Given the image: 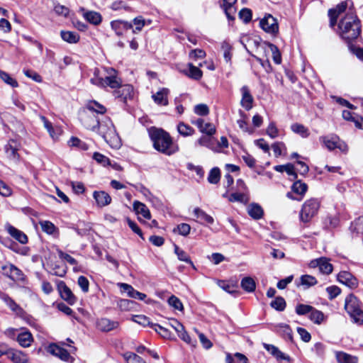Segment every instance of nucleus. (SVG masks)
<instances>
[{
  "instance_id": "f257e3e1",
  "label": "nucleus",
  "mask_w": 363,
  "mask_h": 363,
  "mask_svg": "<svg viewBox=\"0 0 363 363\" xmlns=\"http://www.w3.org/2000/svg\"><path fill=\"white\" fill-rule=\"evenodd\" d=\"M149 135L154 148L162 154L170 156L179 150V145L173 141L170 135L161 128H150Z\"/></svg>"
},
{
  "instance_id": "f03ea898",
  "label": "nucleus",
  "mask_w": 363,
  "mask_h": 363,
  "mask_svg": "<svg viewBox=\"0 0 363 363\" xmlns=\"http://www.w3.org/2000/svg\"><path fill=\"white\" fill-rule=\"evenodd\" d=\"M341 37L347 41L358 38L360 34V21L352 13H347L338 25Z\"/></svg>"
},
{
  "instance_id": "7ed1b4c3",
  "label": "nucleus",
  "mask_w": 363,
  "mask_h": 363,
  "mask_svg": "<svg viewBox=\"0 0 363 363\" xmlns=\"http://www.w3.org/2000/svg\"><path fill=\"white\" fill-rule=\"evenodd\" d=\"M96 130L99 134L111 147L118 148L121 146V139L109 118L104 117L102 119H99V123Z\"/></svg>"
},
{
  "instance_id": "20e7f679",
  "label": "nucleus",
  "mask_w": 363,
  "mask_h": 363,
  "mask_svg": "<svg viewBox=\"0 0 363 363\" xmlns=\"http://www.w3.org/2000/svg\"><path fill=\"white\" fill-rule=\"evenodd\" d=\"M345 309L354 323L357 324L363 323V311L361 308L360 302L356 296L352 294L347 296Z\"/></svg>"
},
{
  "instance_id": "39448f33",
  "label": "nucleus",
  "mask_w": 363,
  "mask_h": 363,
  "mask_svg": "<svg viewBox=\"0 0 363 363\" xmlns=\"http://www.w3.org/2000/svg\"><path fill=\"white\" fill-rule=\"evenodd\" d=\"M320 206V201L318 199H310L306 200L300 212V219L303 223L310 222L315 216Z\"/></svg>"
},
{
  "instance_id": "423d86ee",
  "label": "nucleus",
  "mask_w": 363,
  "mask_h": 363,
  "mask_svg": "<svg viewBox=\"0 0 363 363\" xmlns=\"http://www.w3.org/2000/svg\"><path fill=\"white\" fill-rule=\"evenodd\" d=\"M308 265L311 268L318 267L319 271L324 274H330L333 269L332 264L330 263V259L325 257L311 260Z\"/></svg>"
},
{
  "instance_id": "0eeeda50",
  "label": "nucleus",
  "mask_w": 363,
  "mask_h": 363,
  "mask_svg": "<svg viewBox=\"0 0 363 363\" xmlns=\"http://www.w3.org/2000/svg\"><path fill=\"white\" fill-rule=\"evenodd\" d=\"M260 27L267 33L277 34L279 31L277 21L272 15L267 14L259 22Z\"/></svg>"
},
{
  "instance_id": "6e6552de",
  "label": "nucleus",
  "mask_w": 363,
  "mask_h": 363,
  "mask_svg": "<svg viewBox=\"0 0 363 363\" xmlns=\"http://www.w3.org/2000/svg\"><path fill=\"white\" fill-rule=\"evenodd\" d=\"M19 148L20 144L16 140H10L4 147L6 157L13 161H18L20 156L18 151Z\"/></svg>"
},
{
  "instance_id": "1a4fd4ad",
  "label": "nucleus",
  "mask_w": 363,
  "mask_h": 363,
  "mask_svg": "<svg viewBox=\"0 0 363 363\" xmlns=\"http://www.w3.org/2000/svg\"><path fill=\"white\" fill-rule=\"evenodd\" d=\"M116 98L121 99L123 101H126L133 96V87L130 84L120 85V86L113 91Z\"/></svg>"
},
{
  "instance_id": "9d476101",
  "label": "nucleus",
  "mask_w": 363,
  "mask_h": 363,
  "mask_svg": "<svg viewBox=\"0 0 363 363\" xmlns=\"http://www.w3.org/2000/svg\"><path fill=\"white\" fill-rule=\"evenodd\" d=\"M337 280L351 289H355L358 286L357 278L347 271L340 272L337 275Z\"/></svg>"
},
{
  "instance_id": "9b49d317",
  "label": "nucleus",
  "mask_w": 363,
  "mask_h": 363,
  "mask_svg": "<svg viewBox=\"0 0 363 363\" xmlns=\"http://www.w3.org/2000/svg\"><path fill=\"white\" fill-rule=\"evenodd\" d=\"M191 123L197 126L200 132L208 135H213L216 133V127L211 123H205L202 118L192 120Z\"/></svg>"
},
{
  "instance_id": "f8f14e48",
  "label": "nucleus",
  "mask_w": 363,
  "mask_h": 363,
  "mask_svg": "<svg viewBox=\"0 0 363 363\" xmlns=\"http://www.w3.org/2000/svg\"><path fill=\"white\" fill-rule=\"evenodd\" d=\"M7 357L13 363H27L28 362L26 353L11 347L9 349Z\"/></svg>"
},
{
  "instance_id": "ddd939ff",
  "label": "nucleus",
  "mask_w": 363,
  "mask_h": 363,
  "mask_svg": "<svg viewBox=\"0 0 363 363\" xmlns=\"http://www.w3.org/2000/svg\"><path fill=\"white\" fill-rule=\"evenodd\" d=\"M119 326L118 321L111 320L106 318H101L96 322L97 328L102 332H109Z\"/></svg>"
},
{
  "instance_id": "4468645a",
  "label": "nucleus",
  "mask_w": 363,
  "mask_h": 363,
  "mask_svg": "<svg viewBox=\"0 0 363 363\" xmlns=\"http://www.w3.org/2000/svg\"><path fill=\"white\" fill-rule=\"evenodd\" d=\"M48 352L63 361H69L71 358L69 353L65 349L54 343L48 346Z\"/></svg>"
},
{
  "instance_id": "2eb2a0df",
  "label": "nucleus",
  "mask_w": 363,
  "mask_h": 363,
  "mask_svg": "<svg viewBox=\"0 0 363 363\" xmlns=\"http://www.w3.org/2000/svg\"><path fill=\"white\" fill-rule=\"evenodd\" d=\"M169 94V90L167 88H162L152 95V99L158 106H167Z\"/></svg>"
},
{
  "instance_id": "dca6fc26",
  "label": "nucleus",
  "mask_w": 363,
  "mask_h": 363,
  "mask_svg": "<svg viewBox=\"0 0 363 363\" xmlns=\"http://www.w3.org/2000/svg\"><path fill=\"white\" fill-rule=\"evenodd\" d=\"M111 27L117 35L121 36L123 34L124 30L132 28L133 24L125 21L115 20L111 22Z\"/></svg>"
},
{
  "instance_id": "f3484780",
  "label": "nucleus",
  "mask_w": 363,
  "mask_h": 363,
  "mask_svg": "<svg viewBox=\"0 0 363 363\" xmlns=\"http://www.w3.org/2000/svg\"><path fill=\"white\" fill-rule=\"evenodd\" d=\"M240 91L242 93V99L240 101L241 106L247 111L252 108L253 97L250 94V89L247 86H243Z\"/></svg>"
},
{
  "instance_id": "a211bd4d",
  "label": "nucleus",
  "mask_w": 363,
  "mask_h": 363,
  "mask_svg": "<svg viewBox=\"0 0 363 363\" xmlns=\"http://www.w3.org/2000/svg\"><path fill=\"white\" fill-rule=\"evenodd\" d=\"M82 121L84 127L93 131L96 130V128L99 123V119L96 117L94 113H86L82 118Z\"/></svg>"
},
{
  "instance_id": "6ab92c4d",
  "label": "nucleus",
  "mask_w": 363,
  "mask_h": 363,
  "mask_svg": "<svg viewBox=\"0 0 363 363\" xmlns=\"http://www.w3.org/2000/svg\"><path fill=\"white\" fill-rule=\"evenodd\" d=\"M118 286L124 292H126L128 296L130 298L139 300H144L146 297V295L145 294L135 290L132 286L128 284L119 283Z\"/></svg>"
},
{
  "instance_id": "aec40b11",
  "label": "nucleus",
  "mask_w": 363,
  "mask_h": 363,
  "mask_svg": "<svg viewBox=\"0 0 363 363\" xmlns=\"http://www.w3.org/2000/svg\"><path fill=\"white\" fill-rule=\"evenodd\" d=\"M6 229L9 233V235L12 236L13 238H15L16 240H18L19 242H21V244L27 243L28 237L24 233L9 224H7L6 225Z\"/></svg>"
},
{
  "instance_id": "412c9836",
  "label": "nucleus",
  "mask_w": 363,
  "mask_h": 363,
  "mask_svg": "<svg viewBox=\"0 0 363 363\" xmlns=\"http://www.w3.org/2000/svg\"><path fill=\"white\" fill-rule=\"evenodd\" d=\"M94 199L99 207L108 206L111 202V197L109 194L104 191H94L93 194Z\"/></svg>"
},
{
  "instance_id": "4be33fe9",
  "label": "nucleus",
  "mask_w": 363,
  "mask_h": 363,
  "mask_svg": "<svg viewBox=\"0 0 363 363\" xmlns=\"http://www.w3.org/2000/svg\"><path fill=\"white\" fill-rule=\"evenodd\" d=\"M81 11H83L84 18L90 23L95 26L101 23L102 16L99 12L94 11H85L84 9H81Z\"/></svg>"
},
{
  "instance_id": "5701e85b",
  "label": "nucleus",
  "mask_w": 363,
  "mask_h": 363,
  "mask_svg": "<svg viewBox=\"0 0 363 363\" xmlns=\"http://www.w3.org/2000/svg\"><path fill=\"white\" fill-rule=\"evenodd\" d=\"M40 119L43 122L44 127L48 131L50 137L54 140L58 138L62 134V129L58 126L53 127L52 123L45 116H40Z\"/></svg>"
},
{
  "instance_id": "b1692460",
  "label": "nucleus",
  "mask_w": 363,
  "mask_h": 363,
  "mask_svg": "<svg viewBox=\"0 0 363 363\" xmlns=\"http://www.w3.org/2000/svg\"><path fill=\"white\" fill-rule=\"evenodd\" d=\"M264 347L266 350H267L272 355H273L276 359L279 361L280 360H290V357L283 352H281L278 347H275L273 345H269L267 343L263 344Z\"/></svg>"
},
{
  "instance_id": "393cba45",
  "label": "nucleus",
  "mask_w": 363,
  "mask_h": 363,
  "mask_svg": "<svg viewBox=\"0 0 363 363\" xmlns=\"http://www.w3.org/2000/svg\"><path fill=\"white\" fill-rule=\"evenodd\" d=\"M133 207L138 215L142 216L145 219H150V210L145 203L135 201L133 202Z\"/></svg>"
},
{
  "instance_id": "a878e982",
  "label": "nucleus",
  "mask_w": 363,
  "mask_h": 363,
  "mask_svg": "<svg viewBox=\"0 0 363 363\" xmlns=\"http://www.w3.org/2000/svg\"><path fill=\"white\" fill-rule=\"evenodd\" d=\"M346 8L347 4L345 2H342L338 4L335 9L329 10L328 15L330 18L331 26H334L335 25L339 14L344 12Z\"/></svg>"
},
{
  "instance_id": "bb28decb",
  "label": "nucleus",
  "mask_w": 363,
  "mask_h": 363,
  "mask_svg": "<svg viewBox=\"0 0 363 363\" xmlns=\"http://www.w3.org/2000/svg\"><path fill=\"white\" fill-rule=\"evenodd\" d=\"M16 340L21 347H28L33 342V337L29 331H23L18 335Z\"/></svg>"
},
{
  "instance_id": "cd10ccee",
  "label": "nucleus",
  "mask_w": 363,
  "mask_h": 363,
  "mask_svg": "<svg viewBox=\"0 0 363 363\" xmlns=\"http://www.w3.org/2000/svg\"><path fill=\"white\" fill-rule=\"evenodd\" d=\"M2 269L4 270L6 274L12 279L21 280L23 277L22 272L13 264H9L2 267Z\"/></svg>"
},
{
  "instance_id": "c85d7f7f",
  "label": "nucleus",
  "mask_w": 363,
  "mask_h": 363,
  "mask_svg": "<svg viewBox=\"0 0 363 363\" xmlns=\"http://www.w3.org/2000/svg\"><path fill=\"white\" fill-rule=\"evenodd\" d=\"M60 292L62 298L69 304L72 305L76 302V297L74 296L70 289L65 284L60 286Z\"/></svg>"
},
{
  "instance_id": "c756f323",
  "label": "nucleus",
  "mask_w": 363,
  "mask_h": 363,
  "mask_svg": "<svg viewBox=\"0 0 363 363\" xmlns=\"http://www.w3.org/2000/svg\"><path fill=\"white\" fill-rule=\"evenodd\" d=\"M236 2L237 0H223V6L226 14V16L230 20H233L235 18L236 9L234 5Z\"/></svg>"
},
{
  "instance_id": "7c9ffc66",
  "label": "nucleus",
  "mask_w": 363,
  "mask_h": 363,
  "mask_svg": "<svg viewBox=\"0 0 363 363\" xmlns=\"http://www.w3.org/2000/svg\"><path fill=\"white\" fill-rule=\"evenodd\" d=\"M112 73L115 74L116 70L113 69H111V72H108L110 76L105 77V87L108 86L112 89H118L121 84V80L120 78L117 77L115 74H112Z\"/></svg>"
},
{
  "instance_id": "2f4dec72",
  "label": "nucleus",
  "mask_w": 363,
  "mask_h": 363,
  "mask_svg": "<svg viewBox=\"0 0 363 363\" xmlns=\"http://www.w3.org/2000/svg\"><path fill=\"white\" fill-rule=\"evenodd\" d=\"M320 140L329 150H333L337 148L339 138L336 135L323 136L320 138Z\"/></svg>"
},
{
  "instance_id": "473e14b6",
  "label": "nucleus",
  "mask_w": 363,
  "mask_h": 363,
  "mask_svg": "<svg viewBox=\"0 0 363 363\" xmlns=\"http://www.w3.org/2000/svg\"><path fill=\"white\" fill-rule=\"evenodd\" d=\"M174 253L177 255L179 260L189 264L194 269H196L193 262L191 261L189 255L178 245H174Z\"/></svg>"
},
{
  "instance_id": "72a5a7b5",
  "label": "nucleus",
  "mask_w": 363,
  "mask_h": 363,
  "mask_svg": "<svg viewBox=\"0 0 363 363\" xmlns=\"http://www.w3.org/2000/svg\"><path fill=\"white\" fill-rule=\"evenodd\" d=\"M335 357L339 363H357V357L344 352H336Z\"/></svg>"
},
{
  "instance_id": "f704fd0d",
  "label": "nucleus",
  "mask_w": 363,
  "mask_h": 363,
  "mask_svg": "<svg viewBox=\"0 0 363 363\" xmlns=\"http://www.w3.org/2000/svg\"><path fill=\"white\" fill-rule=\"evenodd\" d=\"M188 67L189 70L184 71V72L189 77L195 80H199L202 77V71L199 67L193 65L191 63L188 64Z\"/></svg>"
},
{
  "instance_id": "c9c22d12",
  "label": "nucleus",
  "mask_w": 363,
  "mask_h": 363,
  "mask_svg": "<svg viewBox=\"0 0 363 363\" xmlns=\"http://www.w3.org/2000/svg\"><path fill=\"white\" fill-rule=\"evenodd\" d=\"M247 213L252 218L256 220L261 218L263 216L262 207L257 203L250 204L247 208Z\"/></svg>"
},
{
  "instance_id": "e433bc0d",
  "label": "nucleus",
  "mask_w": 363,
  "mask_h": 363,
  "mask_svg": "<svg viewBox=\"0 0 363 363\" xmlns=\"http://www.w3.org/2000/svg\"><path fill=\"white\" fill-rule=\"evenodd\" d=\"M240 286L243 290L248 293L253 292L256 288L255 281L250 277H244L241 281Z\"/></svg>"
},
{
  "instance_id": "4c0bfd02",
  "label": "nucleus",
  "mask_w": 363,
  "mask_h": 363,
  "mask_svg": "<svg viewBox=\"0 0 363 363\" xmlns=\"http://www.w3.org/2000/svg\"><path fill=\"white\" fill-rule=\"evenodd\" d=\"M291 130L296 133L300 135L302 138H308L310 135L309 130L308 128L305 127L303 125L300 123H294L291 125Z\"/></svg>"
},
{
  "instance_id": "58836bf2",
  "label": "nucleus",
  "mask_w": 363,
  "mask_h": 363,
  "mask_svg": "<svg viewBox=\"0 0 363 363\" xmlns=\"http://www.w3.org/2000/svg\"><path fill=\"white\" fill-rule=\"evenodd\" d=\"M195 216L200 219L201 221L206 222L207 223L212 224L214 222V219L212 216L207 214L205 211L199 208H195L194 210Z\"/></svg>"
},
{
  "instance_id": "ea45409f",
  "label": "nucleus",
  "mask_w": 363,
  "mask_h": 363,
  "mask_svg": "<svg viewBox=\"0 0 363 363\" xmlns=\"http://www.w3.org/2000/svg\"><path fill=\"white\" fill-rule=\"evenodd\" d=\"M307 189V184L301 182V181H297L294 182L292 185V191L301 196L300 199H297V200L298 201L301 200L303 196L306 194Z\"/></svg>"
},
{
  "instance_id": "a19ab883",
  "label": "nucleus",
  "mask_w": 363,
  "mask_h": 363,
  "mask_svg": "<svg viewBox=\"0 0 363 363\" xmlns=\"http://www.w3.org/2000/svg\"><path fill=\"white\" fill-rule=\"evenodd\" d=\"M177 130L180 135L184 137L191 136L194 134V129L190 125L184 123V122H180L177 125Z\"/></svg>"
},
{
  "instance_id": "79ce46f5",
  "label": "nucleus",
  "mask_w": 363,
  "mask_h": 363,
  "mask_svg": "<svg viewBox=\"0 0 363 363\" xmlns=\"http://www.w3.org/2000/svg\"><path fill=\"white\" fill-rule=\"evenodd\" d=\"M62 38L69 43H77L79 40V35L76 32L61 31Z\"/></svg>"
},
{
  "instance_id": "37998d69",
  "label": "nucleus",
  "mask_w": 363,
  "mask_h": 363,
  "mask_svg": "<svg viewBox=\"0 0 363 363\" xmlns=\"http://www.w3.org/2000/svg\"><path fill=\"white\" fill-rule=\"evenodd\" d=\"M228 200L230 202L238 201V202L246 203L249 201V197H248L247 194L245 192H241V193L235 192V193L231 194L229 196Z\"/></svg>"
},
{
  "instance_id": "c03bdc74",
  "label": "nucleus",
  "mask_w": 363,
  "mask_h": 363,
  "mask_svg": "<svg viewBox=\"0 0 363 363\" xmlns=\"http://www.w3.org/2000/svg\"><path fill=\"white\" fill-rule=\"evenodd\" d=\"M309 319L315 324H320L324 320V314L313 307L309 315Z\"/></svg>"
},
{
  "instance_id": "a18cd8bd",
  "label": "nucleus",
  "mask_w": 363,
  "mask_h": 363,
  "mask_svg": "<svg viewBox=\"0 0 363 363\" xmlns=\"http://www.w3.org/2000/svg\"><path fill=\"white\" fill-rule=\"evenodd\" d=\"M133 23L135 26V28L133 29V33H138L142 30L145 24H150L151 21H146L142 16H138L133 19Z\"/></svg>"
},
{
  "instance_id": "49530a36",
  "label": "nucleus",
  "mask_w": 363,
  "mask_h": 363,
  "mask_svg": "<svg viewBox=\"0 0 363 363\" xmlns=\"http://www.w3.org/2000/svg\"><path fill=\"white\" fill-rule=\"evenodd\" d=\"M350 230L357 234H363V216L357 218L351 223Z\"/></svg>"
},
{
  "instance_id": "de8ad7c7",
  "label": "nucleus",
  "mask_w": 363,
  "mask_h": 363,
  "mask_svg": "<svg viewBox=\"0 0 363 363\" xmlns=\"http://www.w3.org/2000/svg\"><path fill=\"white\" fill-rule=\"evenodd\" d=\"M266 45L269 48L272 53L274 62L277 65L280 64L281 62V55L278 48L271 43H266Z\"/></svg>"
},
{
  "instance_id": "09e8293b",
  "label": "nucleus",
  "mask_w": 363,
  "mask_h": 363,
  "mask_svg": "<svg viewBox=\"0 0 363 363\" xmlns=\"http://www.w3.org/2000/svg\"><path fill=\"white\" fill-rule=\"evenodd\" d=\"M212 136L213 135H208L201 136L197 140V143L200 146H204V147H206L208 148L212 149L213 147V145H214L213 138Z\"/></svg>"
},
{
  "instance_id": "8fccbe9b",
  "label": "nucleus",
  "mask_w": 363,
  "mask_h": 363,
  "mask_svg": "<svg viewBox=\"0 0 363 363\" xmlns=\"http://www.w3.org/2000/svg\"><path fill=\"white\" fill-rule=\"evenodd\" d=\"M220 179V172L218 167L213 168L208 174V181L211 184H216L218 183Z\"/></svg>"
},
{
  "instance_id": "3c124183",
  "label": "nucleus",
  "mask_w": 363,
  "mask_h": 363,
  "mask_svg": "<svg viewBox=\"0 0 363 363\" xmlns=\"http://www.w3.org/2000/svg\"><path fill=\"white\" fill-rule=\"evenodd\" d=\"M39 224L42 228V230L48 234H53L56 230L55 225L50 221L41 220L39 222Z\"/></svg>"
},
{
  "instance_id": "603ef678",
  "label": "nucleus",
  "mask_w": 363,
  "mask_h": 363,
  "mask_svg": "<svg viewBox=\"0 0 363 363\" xmlns=\"http://www.w3.org/2000/svg\"><path fill=\"white\" fill-rule=\"evenodd\" d=\"M92 158L96 161L97 163L99 164L106 167L108 165H111V162L109 158H108L106 156L99 153V152H94Z\"/></svg>"
},
{
  "instance_id": "864d4df0",
  "label": "nucleus",
  "mask_w": 363,
  "mask_h": 363,
  "mask_svg": "<svg viewBox=\"0 0 363 363\" xmlns=\"http://www.w3.org/2000/svg\"><path fill=\"white\" fill-rule=\"evenodd\" d=\"M168 303L171 307L179 311H183L184 309L183 304L180 299L174 295L169 298Z\"/></svg>"
},
{
  "instance_id": "5fc2aeb1",
  "label": "nucleus",
  "mask_w": 363,
  "mask_h": 363,
  "mask_svg": "<svg viewBox=\"0 0 363 363\" xmlns=\"http://www.w3.org/2000/svg\"><path fill=\"white\" fill-rule=\"evenodd\" d=\"M87 108L91 111V113L96 112L97 113L103 114L106 112V108L96 101L90 102L88 104Z\"/></svg>"
},
{
  "instance_id": "6e6d98bb",
  "label": "nucleus",
  "mask_w": 363,
  "mask_h": 363,
  "mask_svg": "<svg viewBox=\"0 0 363 363\" xmlns=\"http://www.w3.org/2000/svg\"><path fill=\"white\" fill-rule=\"evenodd\" d=\"M271 306L277 311H282L286 307V301L284 298L279 296L271 302Z\"/></svg>"
},
{
  "instance_id": "4d7b16f0",
  "label": "nucleus",
  "mask_w": 363,
  "mask_h": 363,
  "mask_svg": "<svg viewBox=\"0 0 363 363\" xmlns=\"http://www.w3.org/2000/svg\"><path fill=\"white\" fill-rule=\"evenodd\" d=\"M275 170L277 172H284L285 171L289 175H294L296 177V174L295 173L294 167L291 164H286L285 165H277L274 167Z\"/></svg>"
},
{
  "instance_id": "13d9d810",
  "label": "nucleus",
  "mask_w": 363,
  "mask_h": 363,
  "mask_svg": "<svg viewBox=\"0 0 363 363\" xmlns=\"http://www.w3.org/2000/svg\"><path fill=\"white\" fill-rule=\"evenodd\" d=\"M277 330L279 333H281L284 335L286 337H289V339H291L292 337V331L290 328V327L284 323H280L276 325Z\"/></svg>"
},
{
  "instance_id": "bf43d9fd",
  "label": "nucleus",
  "mask_w": 363,
  "mask_h": 363,
  "mask_svg": "<svg viewBox=\"0 0 363 363\" xmlns=\"http://www.w3.org/2000/svg\"><path fill=\"white\" fill-rule=\"evenodd\" d=\"M313 306L306 304H298L296 307V313L299 315H304L310 314Z\"/></svg>"
},
{
  "instance_id": "052dcab7",
  "label": "nucleus",
  "mask_w": 363,
  "mask_h": 363,
  "mask_svg": "<svg viewBox=\"0 0 363 363\" xmlns=\"http://www.w3.org/2000/svg\"><path fill=\"white\" fill-rule=\"evenodd\" d=\"M0 78L6 84H9L12 87H17L18 82L16 79H13L8 73L0 71Z\"/></svg>"
},
{
  "instance_id": "680f3d73",
  "label": "nucleus",
  "mask_w": 363,
  "mask_h": 363,
  "mask_svg": "<svg viewBox=\"0 0 363 363\" xmlns=\"http://www.w3.org/2000/svg\"><path fill=\"white\" fill-rule=\"evenodd\" d=\"M124 357L127 363H145L143 358L134 353H125Z\"/></svg>"
},
{
  "instance_id": "e2e57ef3",
  "label": "nucleus",
  "mask_w": 363,
  "mask_h": 363,
  "mask_svg": "<svg viewBox=\"0 0 363 363\" xmlns=\"http://www.w3.org/2000/svg\"><path fill=\"white\" fill-rule=\"evenodd\" d=\"M316 283V279L313 276L306 274L301 277V284L306 286L307 287L314 286Z\"/></svg>"
},
{
  "instance_id": "0e129e2a",
  "label": "nucleus",
  "mask_w": 363,
  "mask_h": 363,
  "mask_svg": "<svg viewBox=\"0 0 363 363\" xmlns=\"http://www.w3.org/2000/svg\"><path fill=\"white\" fill-rule=\"evenodd\" d=\"M133 320L143 326L150 325L151 327V325L152 324L150 323V319L143 315H134L133 317Z\"/></svg>"
},
{
  "instance_id": "69168bd1",
  "label": "nucleus",
  "mask_w": 363,
  "mask_h": 363,
  "mask_svg": "<svg viewBox=\"0 0 363 363\" xmlns=\"http://www.w3.org/2000/svg\"><path fill=\"white\" fill-rule=\"evenodd\" d=\"M240 115L241 116L242 118L238 120L237 121L239 128L245 132L251 133V131L248 128L247 123L245 121L247 116L242 111H240Z\"/></svg>"
},
{
  "instance_id": "338daca9",
  "label": "nucleus",
  "mask_w": 363,
  "mask_h": 363,
  "mask_svg": "<svg viewBox=\"0 0 363 363\" xmlns=\"http://www.w3.org/2000/svg\"><path fill=\"white\" fill-rule=\"evenodd\" d=\"M151 328H153L157 333H159L164 338H169V332L167 329L158 324H152Z\"/></svg>"
},
{
  "instance_id": "774afa93",
  "label": "nucleus",
  "mask_w": 363,
  "mask_h": 363,
  "mask_svg": "<svg viewBox=\"0 0 363 363\" xmlns=\"http://www.w3.org/2000/svg\"><path fill=\"white\" fill-rule=\"evenodd\" d=\"M239 17L245 23H248L252 19V11L249 9H242L239 12Z\"/></svg>"
}]
</instances>
